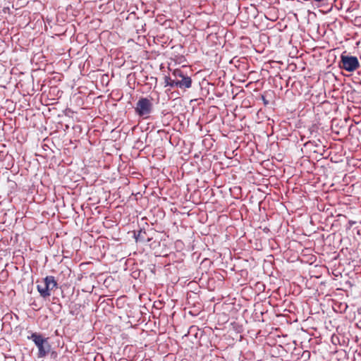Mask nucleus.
I'll use <instances>...</instances> for the list:
<instances>
[{"instance_id":"20e7f679","label":"nucleus","mask_w":361,"mask_h":361,"mask_svg":"<svg viewBox=\"0 0 361 361\" xmlns=\"http://www.w3.org/2000/svg\"><path fill=\"white\" fill-rule=\"evenodd\" d=\"M338 66L342 70H345L348 72H353L360 68V65L356 56L346 55L345 52H343L341 55Z\"/></svg>"},{"instance_id":"0eeeda50","label":"nucleus","mask_w":361,"mask_h":361,"mask_svg":"<svg viewBox=\"0 0 361 361\" xmlns=\"http://www.w3.org/2000/svg\"><path fill=\"white\" fill-rule=\"evenodd\" d=\"M188 81L186 80V81H183V83L179 82L178 81V79L175 76H173L172 74L170 76L164 77V82H165L166 87L170 86L171 87H177L178 88V87L188 85V83H186Z\"/></svg>"},{"instance_id":"39448f33","label":"nucleus","mask_w":361,"mask_h":361,"mask_svg":"<svg viewBox=\"0 0 361 361\" xmlns=\"http://www.w3.org/2000/svg\"><path fill=\"white\" fill-rule=\"evenodd\" d=\"M172 75H173V76H175L178 79V81L179 82L183 83V81H186V80L188 81L186 82V83H188V85L178 87V88L188 89V88L191 87V86H192L191 78L190 76L187 75L186 74H185L184 72L181 69L176 68V69L173 70V71L172 72Z\"/></svg>"},{"instance_id":"7ed1b4c3","label":"nucleus","mask_w":361,"mask_h":361,"mask_svg":"<svg viewBox=\"0 0 361 361\" xmlns=\"http://www.w3.org/2000/svg\"><path fill=\"white\" fill-rule=\"evenodd\" d=\"M152 99L147 97H140L136 103L135 107V114L142 118H149V114L153 111Z\"/></svg>"},{"instance_id":"423d86ee","label":"nucleus","mask_w":361,"mask_h":361,"mask_svg":"<svg viewBox=\"0 0 361 361\" xmlns=\"http://www.w3.org/2000/svg\"><path fill=\"white\" fill-rule=\"evenodd\" d=\"M188 81L186 80V81H183V83L179 82L178 81V79L175 76H173L172 74L170 76L164 77V82H165L166 87L170 86L171 87H177L178 88V87L188 85V83H186Z\"/></svg>"},{"instance_id":"f03ea898","label":"nucleus","mask_w":361,"mask_h":361,"mask_svg":"<svg viewBox=\"0 0 361 361\" xmlns=\"http://www.w3.org/2000/svg\"><path fill=\"white\" fill-rule=\"evenodd\" d=\"M37 289L41 297L49 298L51 291L58 288V283L53 276H47L41 282L37 281Z\"/></svg>"},{"instance_id":"f257e3e1","label":"nucleus","mask_w":361,"mask_h":361,"mask_svg":"<svg viewBox=\"0 0 361 361\" xmlns=\"http://www.w3.org/2000/svg\"><path fill=\"white\" fill-rule=\"evenodd\" d=\"M38 348L37 357L42 358L46 357L51 350V345L49 343V338L44 337L41 334L34 332L27 336Z\"/></svg>"},{"instance_id":"6e6552de","label":"nucleus","mask_w":361,"mask_h":361,"mask_svg":"<svg viewBox=\"0 0 361 361\" xmlns=\"http://www.w3.org/2000/svg\"><path fill=\"white\" fill-rule=\"evenodd\" d=\"M146 232L140 230L137 235L135 234L136 241L149 242L150 238H146Z\"/></svg>"},{"instance_id":"9d476101","label":"nucleus","mask_w":361,"mask_h":361,"mask_svg":"<svg viewBox=\"0 0 361 361\" xmlns=\"http://www.w3.org/2000/svg\"><path fill=\"white\" fill-rule=\"evenodd\" d=\"M262 99L265 105H267L269 104V102L265 99L264 96H262Z\"/></svg>"},{"instance_id":"9b49d317","label":"nucleus","mask_w":361,"mask_h":361,"mask_svg":"<svg viewBox=\"0 0 361 361\" xmlns=\"http://www.w3.org/2000/svg\"><path fill=\"white\" fill-rule=\"evenodd\" d=\"M360 323H361V321L360 322Z\"/></svg>"},{"instance_id":"1a4fd4ad","label":"nucleus","mask_w":361,"mask_h":361,"mask_svg":"<svg viewBox=\"0 0 361 361\" xmlns=\"http://www.w3.org/2000/svg\"><path fill=\"white\" fill-rule=\"evenodd\" d=\"M318 142H321L319 140H318L317 142H316V141H309L308 142H307L305 144V145L310 144V145H314L315 147H318L319 146V143Z\"/></svg>"}]
</instances>
